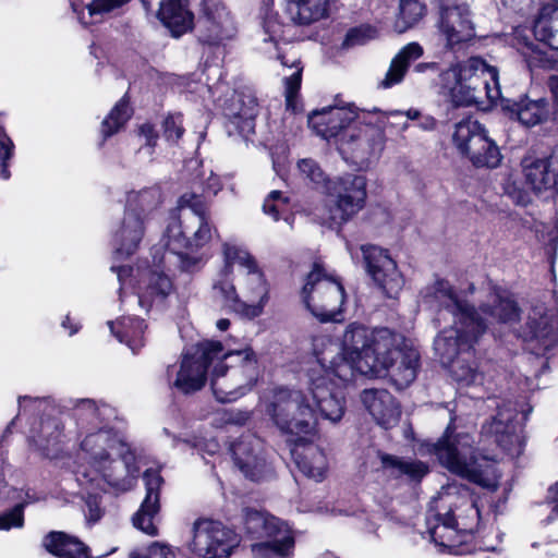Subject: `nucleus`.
Segmentation results:
<instances>
[{
    "label": "nucleus",
    "instance_id": "1",
    "mask_svg": "<svg viewBox=\"0 0 558 558\" xmlns=\"http://www.w3.org/2000/svg\"><path fill=\"white\" fill-rule=\"evenodd\" d=\"M422 302L436 316L434 322L450 323L452 326L440 331L434 341V349L444 365L470 351L493 323H514L520 317L518 304L509 296L492 293L486 303L476 311L461 300L446 280H437L422 292Z\"/></svg>",
    "mask_w": 558,
    "mask_h": 558
},
{
    "label": "nucleus",
    "instance_id": "2",
    "mask_svg": "<svg viewBox=\"0 0 558 558\" xmlns=\"http://www.w3.org/2000/svg\"><path fill=\"white\" fill-rule=\"evenodd\" d=\"M72 409L80 433L85 434L81 450L86 462L77 468L76 481L98 488L109 484L122 490L131 489L138 466L130 446L109 428L116 417L114 409L92 399L75 400Z\"/></svg>",
    "mask_w": 558,
    "mask_h": 558
},
{
    "label": "nucleus",
    "instance_id": "3",
    "mask_svg": "<svg viewBox=\"0 0 558 558\" xmlns=\"http://www.w3.org/2000/svg\"><path fill=\"white\" fill-rule=\"evenodd\" d=\"M308 393L301 390L279 388L263 400L264 411L282 433L296 436L302 441L305 436L316 433L317 413L331 423H338L345 411V400L341 383L327 366L315 361L307 372Z\"/></svg>",
    "mask_w": 558,
    "mask_h": 558
},
{
    "label": "nucleus",
    "instance_id": "4",
    "mask_svg": "<svg viewBox=\"0 0 558 558\" xmlns=\"http://www.w3.org/2000/svg\"><path fill=\"white\" fill-rule=\"evenodd\" d=\"M396 341H400L399 333L388 328L371 330L364 325L352 323L344 330L341 345L329 341L317 353L316 360L327 366L341 383H350L360 375L363 362L383 354Z\"/></svg>",
    "mask_w": 558,
    "mask_h": 558
},
{
    "label": "nucleus",
    "instance_id": "5",
    "mask_svg": "<svg viewBox=\"0 0 558 558\" xmlns=\"http://www.w3.org/2000/svg\"><path fill=\"white\" fill-rule=\"evenodd\" d=\"M441 84L450 94L454 107L483 105L500 96L498 72L480 57L459 62L441 74Z\"/></svg>",
    "mask_w": 558,
    "mask_h": 558
},
{
    "label": "nucleus",
    "instance_id": "6",
    "mask_svg": "<svg viewBox=\"0 0 558 558\" xmlns=\"http://www.w3.org/2000/svg\"><path fill=\"white\" fill-rule=\"evenodd\" d=\"M178 220L169 223L165 235V245L170 250H197L207 245L217 234L209 206L202 194H182L178 201Z\"/></svg>",
    "mask_w": 558,
    "mask_h": 558
},
{
    "label": "nucleus",
    "instance_id": "7",
    "mask_svg": "<svg viewBox=\"0 0 558 558\" xmlns=\"http://www.w3.org/2000/svg\"><path fill=\"white\" fill-rule=\"evenodd\" d=\"M473 442L469 434L453 436L452 423H450L444 436L433 445V452L440 464L450 472L483 487H492L494 483L489 476L490 464L485 457L476 456Z\"/></svg>",
    "mask_w": 558,
    "mask_h": 558
},
{
    "label": "nucleus",
    "instance_id": "8",
    "mask_svg": "<svg viewBox=\"0 0 558 558\" xmlns=\"http://www.w3.org/2000/svg\"><path fill=\"white\" fill-rule=\"evenodd\" d=\"M244 530L255 539H266L251 545L253 558H291L295 539L289 525L281 519L256 509H245Z\"/></svg>",
    "mask_w": 558,
    "mask_h": 558
},
{
    "label": "nucleus",
    "instance_id": "9",
    "mask_svg": "<svg viewBox=\"0 0 558 558\" xmlns=\"http://www.w3.org/2000/svg\"><path fill=\"white\" fill-rule=\"evenodd\" d=\"M302 299L308 311L322 322L336 320L345 300L342 282L315 263L302 289Z\"/></svg>",
    "mask_w": 558,
    "mask_h": 558
},
{
    "label": "nucleus",
    "instance_id": "10",
    "mask_svg": "<svg viewBox=\"0 0 558 558\" xmlns=\"http://www.w3.org/2000/svg\"><path fill=\"white\" fill-rule=\"evenodd\" d=\"M400 341L388 348L383 354L363 362L360 375L381 377L388 375L398 389L407 388L416 377L420 354L405 343L399 333Z\"/></svg>",
    "mask_w": 558,
    "mask_h": 558
},
{
    "label": "nucleus",
    "instance_id": "11",
    "mask_svg": "<svg viewBox=\"0 0 558 558\" xmlns=\"http://www.w3.org/2000/svg\"><path fill=\"white\" fill-rule=\"evenodd\" d=\"M263 52L268 54L270 58L275 57L280 60L283 66L294 69V71L286 76V104L287 108L292 111L296 110L295 98L301 87L302 71L303 68L300 65L298 53L293 47L286 40L284 25L278 21L277 14L272 12H266L263 19Z\"/></svg>",
    "mask_w": 558,
    "mask_h": 558
},
{
    "label": "nucleus",
    "instance_id": "12",
    "mask_svg": "<svg viewBox=\"0 0 558 558\" xmlns=\"http://www.w3.org/2000/svg\"><path fill=\"white\" fill-rule=\"evenodd\" d=\"M325 220L331 228H339L351 220L366 199V179L359 174H345L328 182Z\"/></svg>",
    "mask_w": 558,
    "mask_h": 558
},
{
    "label": "nucleus",
    "instance_id": "13",
    "mask_svg": "<svg viewBox=\"0 0 558 558\" xmlns=\"http://www.w3.org/2000/svg\"><path fill=\"white\" fill-rule=\"evenodd\" d=\"M437 500L430 502L426 515L427 531L435 544L450 547L458 533H473L477 529L481 510L475 500L463 499L454 510L450 509L446 513L436 511L434 504Z\"/></svg>",
    "mask_w": 558,
    "mask_h": 558
},
{
    "label": "nucleus",
    "instance_id": "14",
    "mask_svg": "<svg viewBox=\"0 0 558 558\" xmlns=\"http://www.w3.org/2000/svg\"><path fill=\"white\" fill-rule=\"evenodd\" d=\"M238 543L236 534L221 522L198 519L189 548L199 558H229Z\"/></svg>",
    "mask_w": 558,
    "mask_h": 558
},
{
    "label": "nucleus",
    "instance_id": "15",
    "mask_svg": "<svg viewBox=\"0 0 558 558\" xmlns=\"http://www.w3.org/2000/svg\"><path fill=\"white\" fill-rule=\"evenodd\" d=\"M201 353L206 356L213 354L215 362L230 371L232 378L239 379L241 385H246L250 389L258 379L257 355L250 347L236 349L229 344L223 345L220 341L204 340Z\"/></svg>",
    "mask_w": 558,
    "mask_h": 558
},
{
    "label": "nucleus",
    "instance_id": "16",
    "mask_svg": "<svg viewBox=\"0 0 558 558\" xmlns=\"http://www.w3.org/2000/svg\"><path fill=\"white\" fill-rule=\"evenodd\" d=\"M384 121L379 118L376 123L362 117L360 121L349 128L339 140V150L350 155L356 162H364L377 157L384 149L385 131Z\"/></svg>",
    "mask_w": 558,
    "mask_h": 558
},
{
    "label": "nucleus",
    "instance_id": "17",
    "mask_svg": "<svg viewBox=\"0 0 558 558\" xmlns=\"http://www.w3.org/2000/svg\"><path fill=\"white\" fill-rule=\"evenodd\" d=\"M549 88L554 97V121L558 124V75L549 78ZM526 184L535 194L558 191V146L546 158L526 156L521 161Z\"/></svg>",
    "mask_w": 558,
    "mask_h": 558
},
{
    "label": "nucleus",
    "instance_id": "18",
    "mask_svg": "<svg viewBox=\"0 0 558 558\" xmlns=\"http://www.w3.org/2000/svg\"><path fill=\"white\" fill-rule=\"evenodd\" d=\"M223 256L227 270L234 265H238L242 270L244 280V287L242 288L243 301L259 305L262 311L267 301L268 287L254 258L246 250L229 243L223 245Z\"/></svg>",
    "mask_w": 558,
    "mask_h": 558
},
{
    "label": "nucleus",
    "instance_id": "19",
    "mask_svg": "<svg viewBox=\"0 0 558 558\" xmlns=\"http://www.w3.org/2000/svg\"><path fill=\"white\" fill-rule=\"evenodd\" d=\"M236 466L253 482L269 481L275 477L272 464L267 460L263 441L253 434L242 435L231 446Z\"/></svg>",
    "mask_w": 558,
    "mask_h": 558
},
{
    "label": "nucleus",
    "instance_id": "20",
    "mask_svg": "<svg viewBox=\"0 0 558 558\" xmlns=\"http://www.w3.org/2000/svg\"><path fill=\"white\" fill-rule=\"evenodd\" d=\"M361 251L368 275L388 298H396L404 284L396 262L385 250L375 245H362Z\"/></svg>",
    "mask_w": 558,
    "mask_h": 558
},
{
    "label": "nucleus",
    "instance_id": "21",
    "mask_svg": "<svg viewBox=\"0 0 558 558\" xmlns=\"http://www.w3.org/2000/svg\"><path fill=\"white\" fill-rule=\"evenodd\" d=\"M203 341L198 342L191 350H187L182 357L179 368L168 369V376L175 374L173 387L182 393H192L201 390L207 380V371L215 364L214 355L208 356L201 353Z\"/></svg>",
    "mask_w": 558,
    "mask_h": 558
},
{
    "label": "nucleus",
    "instance_id": "22",
    "mask_svg": "<svg viewBox=\"0 0 558 558\" xmlns=\"http://www.w3.org/2000/svg\"><path fill=\"white\" fill-rule=\"evenodd\" d=\"M518 410L512 401L497 407V413L482 426V436L492 439L507 452L521 444V423L518 421Z\"/></svg>",
    "mask_w": 558,
    "mask_h": 558
},
{
    "label": "nucleus",
    "instance_id": "23",
    "mask_svg": "<svg viewBox=\"0 0 558 558\" xmlns=\"http://www.w3.org/2000/svg\"><path fill=\"white\" fill-rule=\"evenodd\" d=\"M524 340L534 343L536 354L544 353L558 342V326L554 314L543 304L533 306L525 325Z\"/></svg>",
    "mask_w": 558,
    "mask_h": 558
},
{
    "label": "nucleus",
    "instance_id": "24",
    "mask_svg": "<svg viewBox=\"0 0 558 558\" xmlns=\"http://www.w3.org/2000/svg\"><path fill=\"white\" fill-rule=\"evenodd\" d=\"M235 25L230 12L221 3H208L198 25V38L203 44L216 46L235 35Z\"/></svg>",
    "mask_w": 558,
    "mask_h": 558
},
{
    "label": "nucleus",
    "instance_id": "25",
    "mask_svg": "<svg viewBox=\"0 0 558 558\" xmlns=\"http://www.w3.org/2000/svg\"><path fill=\"white\" fill-rule=\"evenodd\" d=\"M145 10L155 15L174 37L186 33L193 23L187 0H141Z\"/></svg>",
    "mask_w": 558,
    "mask_h": 558
},
{
    "label": "nucleus",
    "instance_id": "26",
    "mask_svg": "<svg viewBox=\"0 0 558 558\" xmlns=\"http://www.w3.org/2000/svg\"><path fill=\"white\" fill-rule=\"evenodd\" d=\"M146 220L145 216L125 207L112 238L117 259L128 257L136 252L145 234Z\"/></svg>",
    "mask_w": 558,
    "mask_h": 558
},
{
    "label": "nucleus",
    "instance_id": "27",
    "mask_svg": "<svg viewBox=\"0 0 558 558\" xmlns=\"http://www.w3.org/2000/svg\"><path fill=\"white\" fill-rule=\"evenodd\" d=\"M362 117L351 107H327L322 111L313 112L308 117V124L316 130L322 137L341 138V135L360 121Z\"/></svg>",
    "mask_w": 558,
    "mask_h": 558
},
{
    "label": "nucleus",
    "instance_id": "28",
    "mask_svg": "<svg viewBox=\"0 0 558 558\" xmlns=\"http://www.w3.org/2000/svg\"><path fill=\"white\" fill-rule=\"evenodd\" d=\"M223 114L228 119V133L238 132L239 135L247 138L255 131V118L257 116L256 99L252 96L234 93L226 102Z\"/></svg>",
    "mask_w": 558,
    "mask_h": 558
},
{
    "label": "nucleus",
    "instance_id": "29",
    "mask_svg": "<svg viewBox=\"0 0 558 558\" xmlns=\"http://www.w3.org/2000/svg\"><path fill=\"white\" fill-rule=\"evenodd\" d=\"M143 480L146 487V496L138 511L133 515V525L147 535H156L157 527L154 519L159 511V489L163 482L159 472L146 470Z\"/></svg>",
    "mask_w": 558,
    "mask_h": 558
},
{
    "label": "nucleus",
    "instance_id": "30",
    "mask_svg": "<svg viewBox=\"0 0 558 558\" xmlns=\"http://www.w3.org/2000/svg\"><path fill=\"white\" fill-rule=\"evenodd\" d=\"M439 29L449 47L472 39L475 36V29L469 7L457 4L444 8L440 12Z\"/></svg>",
    "mask_w": 558,
    "mask_h": 558
},
{
    "label": "nucleus",
    "instance_id": "31",
    "mask_svg": "<svg viewBox=\"0 0 558 558\" xmlns=\"http://www.w3.org/2000/svg\"><path fill=\"white\" fill-rule=\"evenodd\" d=\"M361 401L377 424L384 428H391L399 422L400 408L386 389H364L361 393Z\"/></svg>",
    "mask_w": 558,
    "mask_h": 558
},
{
    "label": "nucleus",
    "instance_id": "32",
    "mask_svg": "<svg viewBox=\"0 0 558 558\" xmlns=\"http://www.w3.org/2000/svg\"><path fill=\"white\" fill-rule=\"evenodd\" d=\"M136 276H141L137 300L138 305L148 311L153 305L162 304L173 290L170 278L161 271L136 268Z\"/></svg>",
    "mask_w": 558,
    "mask_h": 558
},
{
    "label": "nucleus",
    "instance_id": "33",
    "mask_svg": "<svg viewBox=\"0 0 558 558\" xmlns=\"http://www.w3.org/2000/svg\"><path fill=\"white\" fill-rule=\"evenodd\" d=\"M231 272L232 267H229L228 270L226 266L223 267L220 274L221 278L214 284L216 296L221 300L226 307L233 312L248 317L258 316L260 314V306L248 304L247 301H243V299L239 296L232 280L229 278Z\"/></svg>",
    "mask_w": 558,
    "mask_h": 558
},
{
    "label": "nucleus",
    "instance_id": "34",
    "mask_svg": "<svg viewBox=\"0 0 558 558\" xmlns=\"http://www.w3.org/2000/svg\"><path fill=\"white\" fill-rule=\"evenodd\" d=\"M331 0H288L287 15L294 25L307 26L329 14Z\"/></svg>",
    "mask_w": 558,
    "mask_h": 558
},
{
    "label": "nucleus",
    "instance_id": "35",
    "mask_svg": "<svg viewBox=\"0 0 558 558\" xmlns=\"http://www.w3.org/2000/svg\"><path fill=\"white\" fill-rule=\"evenodd\" d=\"M215 363L210 386L217 401L221 403L233 402L251 390L246 385H241L239 379L232 378L230 371H227L221 364Z\"/></svg>",
    "mask_w": 558,
    "mask_h": 558
},
{
    "label": "nucleus",
    "instance_id": "36",
    "mask_svg": "<svg viewBox=\"0 0 558 558\" xmlns=\"http://www.w3.org/2000/svg\"><path fill=\"white\" fill-rule=\"evenodd\" d=\"M506 109L527 128L543 123L549 116L548 100L543 97L532 99L529 96H523L518 101L509 102Z\"/></svg>",
    "mask_w": 558,
    "mask_h": 558
},
{
    "label": "nucleus",
    "instance_id": "37",
    "mask_svg": "<svg viewBox=\"0 0 558 558\" xmlns=\"http://www.w3.org/2000/svg\"><path fill=\"white\" fill-rule=\"evenodd\" d=\"M423 48L418 43H410L402 47L400 51L392 58L389 69L380 81L379 86L390 88L400 84L409 69V66L423 56Z\"/></svg>",
    "mask_w": 558,
    "mask_h": 558
},
{
    "label": "nucleus",
    "instance_id": "38",
    "mask_svg": "<svg viewBox=\"0 0 558 558\" xmlns=\"http://www.w3.org/2000/svg\"><path fill=\"white\" fill-rule=\"evenodd\" d=\"M487 132L485 126L477 120L465 118L454 124L452 144L464 157H469L478 144L484 143L483 136Z\"/></svg>",
    "mask_w": 558,
    "mask_h": 558
},
{
    "label": "nucleus",
    "instance_id": "39",
    "mask_svg": "<svg viewBox=\"0 0 558 558\" xmlns=\"http://www.w3.org/2000/svg\"><path fill=\"white\" fill-rule=\"evenodd\" d=\"M130 0H70L71 8L84 26L97 23L105 13L122 7Z\"/></svg>",
    "mask_w": 558,
    "mask_h": 558
},
{
    "label": "nucleus",
    "instance_id": "40",
    "mask_svg": "<svg viewBox=\"0 0 558 558\" xmlns=\"http://www.w3.org/2000/svg\"><path fill=\"white\" fill-rule=\"evenodd\" d=\"M43 545L49 553L60 558H89L87 547L77 538L63 532L48 533Z\"/></svg>",
    "mask_w": 558,
    "mask_h": 558
},
{
    "label": "nucleus",
    "instance_id": "41",
    "mask_svg": "<svg viewBox=\"0 0 558 558\" xmlns=\"http://www.w3.org/2000/svg\"><path fill=\"white\" fill-rule=\"evenodd\" d=\"M64 438L63 425L59 418L49 417L41 421L37 436H34L36 447L48 458H53L60 451Z\"/></svg>",
    "mask_w": 558,
    "mask_h": 558
},
{
    "label": "nucleus",
    "instance_id": "42",
    "mask_svg": "<svg viewBox=\"0 0 558 558\" xmlns=\"http://www.w3.org/2000/svg\"><path fill=\"white\" fill-rule=\"evenodd\" d=\"M110 331L120 342H125L133 353L144 345L143 335L146 325L137 317H124L117 323L108 322Z\"/></svg>",
    "mask_w": 558,
    "mask_h": 558
},
{
    "label": "nucleus",
    "instance_id": "43",
    "mask_svg": "<svg viewBox=\"0 0 558 558\" xmlns=\"http://www.w3.org/2000/svg\"><path fill=\"white\" fill-rule=\"evenodd\" d=\"M161 187L157 184L140 191H131L126 195L125 207L140 213L147 219L148 215L156 210L162 203Z\"/></svg>",
    "mask_w": 558,
    "mask_h": 558
},
{
    "label": "nucleus",
    "instance_id": "44",
    "mask_svg": "<svg viewBox=\"0 0 558 558\" xmlns=\"http://www.w3.org/2000/svg\"><path fill=\"white\" fill-rule=\"evenodd\" d=\"M379 458L383 468L390 470L393 476L407 475L413 481H420L428 472L427 465L417 460H402L387 453H379Z\"/></svg>",
    "mask_w": 558,
    "mask_h": 558
},
{
    "label": "nucleus",
    "instance_id": "45",
    "mask_svg": "<svg viewBox=\"0 0 558 558\" xmlns=\"http://www.w3.org/2000/svg\"><path fill=\"white\" fill-rule=\"evenodd\" d=\"M473 356L472 350L470 355H461L452 362L446 364L452 378L462 386L481 385L483 383V374L477 369L474 362L471 361Z\"/></svg>",
    "mask_w": 558,
    "mask_h": 558
},
{
    "label": "nucleus",
    "instance_id": "46",
    "mask_svg": "<svg viewBox=\"0 0 558 558\" xmlns=\"http://www.w3.org/2000/svg\"><path fill=\"white\" fill-rule=\"evenodd\" d=\"M296 465L307 477L322 481L327 471V458L316 446H308L303 456H298Z\"/></svg>",
    "mask_w": 558,
    "mask_h": 558
},
{
    "label": "nucleus",
    "instance_id": "47",
    "mask_svg": "<svg viewBox=\"0 0 558 558\" xmlns=\"http://www.w3.org/2000/svg\"><path fill=\"white\" fill-rule=\"evenodd\" d=\"M482 144L477 145V148L471 151L468 159L476 168H497L502 159L499 147L488 136L486 132L483 136Z\"/></svg>",
    "mask_w": 558,
    "mask_h": 558
},
{
    "label": "nucleus",
    "instance_id": "48",
    "mask_svg": "<svg viewBox=\"0 0 558 558\" xmlns=\"http://www.w3.org/2000/svg\"><path fill=\"white\" fill-rule=\"evenodd\" d=\"M131 114L132 111L130 109L129 102L125 97H123L117 102V105L112 108L110 113L101 123V134L104 138H107L119 132V130L131 118Z\"/></svg>",
    "mask_w": 558,
    "mask_h": 558
},
{
    "label": "nucleus",
    "instance_id": "49",
    "mask_svg": "<svg viewBox=\"0 0 558 558\" xmlns=\"http://www.w3.org/2000/svg\"><path fill=\"white\" fill-rule=\"evenodd\" d=\"M425 14V5L418 0H400L396 29L403 33L415 25Z\"/></svg>",
    "mask_w": 558,
    "mask_h": 558
},
{
    "label": "nucleus",
    "instance_id": "50",
    "mask_svg": "<svg viewBox=\"0 0 558 558\" xmlns=\"http://www.w3.org/2000/svg\"><path fill=\"white\" fill-rule=\"evenodd\" d=\"M298 170L303 179L308 180L316 186L326 190L329 180L319 163L313 158H303L298 161Z\"/></svg>",
    "mask_w": 558,
    "mask_h": 558
},
{
    "label": "nucleus",
    "instance_id": "51",
    "mask_svg": "<svg viewBox=\"0 0 558 558\" xmlns=\"http://www.w3.org/2000/svg\"><path fill=\"white\" fill-rule=\"evenodd\" d=\"M78 485L81 486V483L77 481ZM82 487L87 492V496L85 498V515L89 522H97L102 517V508L100 502V497L98 494L93 493V490H101L106 492L107 487H111V485L106 484L104 488H98L96 486L92 485H82ZM113 488V486H112ZM116 490H119V488L114 487ZM120 492H123L120 489Z\"/></svg>",
    "mask_w": 558,
    "mask_h": 558
},
{
    "label": "nucleus",
    "instance_id": "52",
    "mask_svg": "<svg viewBox=\"0 0 558 558\" xmlns=\"http://www.w3.org/2000/svg\"><path fill=\"white\" fill-rule=\"evenodd\" d=\"M533 33L538 41L546 44L553 50H558V36L555 34L550 20L537 19L534 23Z\"/></svg>",
    "mask_w": 558,
    "mask_h": 558
},
{
    "label": "nucleus",
    "instance_id": "53",
    "mask_svg": "<svg viewBox=\"0 0 558 558\" xmlns=\"http://www.w3.org/2000/svg\"><path fill=\"white\" fill-rule=\"evenodd\" d=\"M14 143L0 125V178L8 180L10 178L9 161L14 155Z\"/></svg>",
    "mask_w": 558,
    "mask_h": 558
},
{
    "label": "nucleus",
    "instance_id": "54",
    "mask_svg": "<svg viewBox=\"0 0 558 558\" xmlns=\"http://www.w3.org/2000/svg\"><path fill=\"white\" fill-rule=\"evenodd\" d=\"M375 29L369 26H357L350 28L342 41L343 48H352L366 44L369 39L375 37Z\"/></svg>",
    "mask_w": 558,
    "mask_h": 558
},
{
    "label": "nucleus",
    "instance_id": "55",
    "mask_svg": "<svg viewBox=\"0 0 558 558\" xmlns=\"http://www.w3.org/2000/svg\"><path fill=\"white\" fill-rule=\"evenodd\" d=\"M167 251L162 256V263H170L172 259H175V263L179 265L181 270L192 272L197 268L199 259L193 256H190L182 252V250L172 251L169 246H166Z\"/></svg>",
    "mask_w": 558,
    "mask_h": 558
},
{
    "label": "nucleus",
    "instance_id": "56",
    "mask_svg": "<svg viewBox=\"0 0 558 558\" xmlns=\"http://www.w3.org/2000/svg\"><path fill=\"white\" fill-rule=\"evenodd\" d=\"M288 198L283 197L280 191H271L263 204V210L266 215L272 217L275 221L279 219V214L287 207Z\"/></svg>",
    "mask_w": 558,
    "mask_h": 558
},
{
    "label": "nucleus",
    "instance_id": "57",
    "mask_svg": "<svg viewBox=\"0 0 558 558\" xmlns=\"http://www.w3.org/2000/svg\"><path fill=\"white\" fill-rule=\"evenodd\" d=\"M163 136L170 143L178 142L184 133L182 124V114L175 113L168 116L163 121Z\"/></svg>",
    "mask_w": 558,
    "mask_h": 558
},
{
    "label": "nucleus",
    "instance_id": "58",
    "mask_svg": "<svg viewBox=\"0 0 558 558\" xmlns=\"http://www.w3.org/2000/svg\"><path fill=\"white\" fill-rule=\"evenodd\" d=\"M130 558H175V554L165 544L153 543L145 549L133 550Z\"/></svg>",
    "mask_w": 558,
    "mask_h": 558
},
{
    "label": "nucleus",
    "instance_id": "59",
    "mask_svg": "<svg viewBox=\"0 0 558 558\" xmlns=\"http://www.w3.org/2000/svg\"><path fill=\"white\" fill-rule=\"evenodd\" d=\"M23 526L24 514L22 513V506H14L3 513H0V530L9 531L13 527L21 529Z\"/></svg>",
    "mask_w": 558,
    "mask_h": 558
},
{
    "label": "nucleus",
    "instance_id": "60",
    "mask_svg": "<svg viewBox=\"0 0 558 558\" xmlns=\"http://www.w3.org/2000/svg\"><path fill=\"white\" fill-rule=\"evenodd\" d=\"M504 192L517 205L525 206L531 202L529 193L524 189H522L517 181L512 180L511 178H508L505 181Z\"/></svg>",
    "mask_w": 558,
    "mask_h": 558
},
{
    "label": "nucleus",
    "instance_id": "61",
    "mask_svg": "<svg viewBox=\"0 0 558 558\" xmlns=\"http://www.w3.org/2000/svg\"><path fill=\"white\" fill-rule=\"evenodd\" d=\"M544 504L550 508V512L543 522L550 524L558 520V481L547 488Z\"/></svg>",
    "mask_w": 558,
    "mask_h": 558
},
{
    "label": "nucleus",
    "instance_id": "62",
    "mask_svg": "<svg viewBox=\"0 0 558 558\" xmlns=\"http://www.w3.org/2000/svg\"><path fill=\"white\" fill-rule=\"evenodd\" d=\"M11 496L10 498L12 500H16V505L15 506H22V513L24 514V509L26 506L31 505V504H35V502H38L39 500H41V497H39L34 490H32L31 488H22V489H16V488H13L11 490Z\"/></svg>",
    "mask_w": 558,
    "mask_h": 558
},
{
    "label": "nucleus",
    "instance_id": "63",
    "mask_svg": "<svg viewBox=\"0 0 558 558\" xmlns=\"http://www.w3.org/2000/svg\"><path fill=\"white\" fill-rule=\"evenodd\" d=\"M140 136L145 140V144L144 146H142L141 149H147V153L150 155L153 147L156 145L158 138L157 133L154 130V126L148 123L141 125Z\"/></svg>",
    "mask_w": 558,
    "mask_h": 558
},
{
    "label": "nucleus",
    "instance_id": "64",
    "mask_svg": "<svg viewBox=\"0 0 558 558\" xmlns=\"http://www.w3.org/2000/svg\"><path fill=\"white\" fill-rule=\"evenodd\" d=\"M47 400L45 398H31L27 396L19 398L20 412H35L39 410L41 405L46 404Z\"/></svg>",
    "mask_w": 558,
    "mask_h": 558
}]
</instances>
